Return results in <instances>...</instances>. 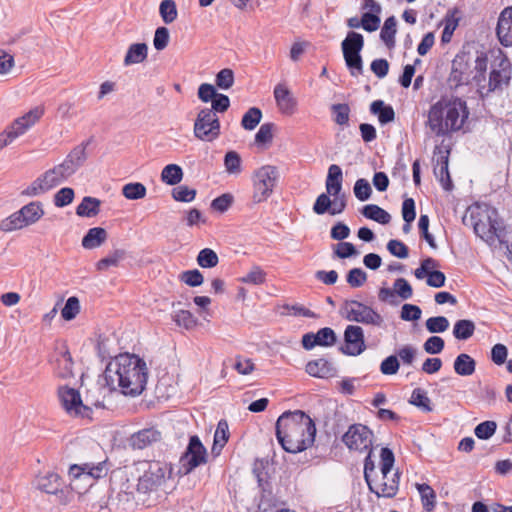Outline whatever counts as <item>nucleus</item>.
<instances>
[{
  "label": "nucleus",
  "instance_id": "2",
  "mask_svg": "<svg viewBox=\"0 0 512 512\" xmlns=\"http://www.w3.org/2000/svg\"><path fill=\"white\" fill-rule=\"evenodd\" d=\"M276 438L288 453H300L314 444L316 426L302 410L282 413L275 426Z\"/></svg>",
  "mask_w": 512,
  "mask_h": 512
},
{
  "label": "nucleus",
  "instance_id": "7",
  "mask_svg": "<svg viewBox=\"0 0 512 512\" xmlns=\"http://www.w3.org/2000/svg\"><path fill=\"white\" fill-rule=\"evenodd\" d=\"M43 114L44 109L37 106L22 117L14 120L10 126L0 133V150L11 144L19 136L23 135L42 117Z\"/></svg>",
  "mask_w": 512,
  "mask_h": 512
},
{
  "label": "nucleus",
  "instance_id": "23",
  "mask_svg": "<svg viewBox=\"0 0 512 512\" xmlns=\"http://www.w3.org/2000/svg\"><path fill=\"white\" fill-rule=\"evenodd\" d=\"M306 372L313 377L330 378L336 375L337 369L332 362L319 358L307 363Z\"/></svg>",
  "mask_w": 512,
  "mask_h": 512
},
{
  "label": "nucleus",
  "instance_id": "49",
  "mask_svg": "<svg viewBox=\"0 0 512 512\" xmlns=\"http://www.w3.org/2000/svg\"><path fill=\"white\" fill-rule=\"evenodd\" d=\"M218 262L217 253L210 248L202 249L197 256V263L202 268H213L217 266Z\"/></svg>",
  "mask_w": 512,
  "mask_h": 512
},
{
  "label": "nucleus",
  "instance_id": "44",
  "mask_svg": "<svg viewBox=\"0 0 512 512\" xmlns=\"http://www.w3.org/2000/svg\"><path fill=\"white\" fill-rule=\"evenodd\" d=\"M510 76L501 70L493 69L489 74L488 88L486 95L490 92H494L497 89H502L503 84H508Z\"/></svg>",
  "mask_w": 512,
  "mask_h": 512
},
{
  "label": "nucleus",
  "instance_id": "13",
  "mask_svg": "<svg viewBox=\"0 0 512 512\" xmlns=\"http://www.w3.org/2000/svg\"><path fill=\"white\" fill-rule=\"evenodd\" d=\"M449 81L456 87L461 85H468L473 81L470 54L459 53L455 56L452 61Z\"/></svg>",
  "mask_w": 512,
  "mask_h": 512
},
{
  "label": "nucleus",
  "instance_id": "56",
  "mask_svg": "<svg viewBox=\"0 0 512 512\" xmlns=\"http://www.w3.org/2000/svg\"><path fill=\"white\" fill-rule=\"evenodd\" d=\"M331 111L334 115V121L338 125H347L349 121L350 108L348 104L339 103L331 106Z\"/></svg>",
  "mask_w": 512,
  "mask_h": 512
},
{
  "label": "nucleus",
  "instance_id": "15",
  "mask_svg": "<svg viewBox=\"0 0 512 512\" xmlns=\"http://www.w3.org/2000/svg\"><path fill=\"white\" fill-rule=\"evenodd\" d=\"M345 345L340 351L348 356H358L366 349L364 331L357 325H348L344 331Z\"/></svg>",
  "mask_w": 512,
  "mask_h": 512
},
{
  "label": "nucleus",
  "instance_id": "34",
  "mask_svg": "<svg viewBox=\"0 0 512 512\" xmlns=\"http://www.w3.org/2000/svg\"><path fill=\"white\" fill-rule=\"evenodd\" d=\"M453 368L460 376H470L476 370V361L469 354L461 353L455 358Z\"/></svg>",
  "mask_w": 512,
  "mask_h": 512
},
{
  "label": "nucleus",
  "instance_id": "59",
  "mask_svg": "<svg viewBox=\"0 0 512 512\" xmlns=\"http://www.w3.org/2000/svg\"><path fill=\"white\" fill-rule=\"evenodd\" d=\"M80 311V303L77 297H69L62 308L61 315L66 321L73 320Z\"/></svg>",
  "mask_w": 512,
  "mask_h": 512
},
{
  "label": "nucleus",
  "instance_id": "52",
  "mask_svg": "<svg viewBox=\"0 0 512 512\" xmlns=\"http://www.w3.org/2000/svg\"><path fill=\"white\" fill-rule=\"evenodd\" d=\"M125 251L124 250H115L113 253L109 254L105 258L99 260L96 264L97 269L99 271H104L111 266H117L121 260L124 259Z\"/></svg>",
  "mask_w": 512,
  "mask_h": 512
},
{
  "label": "nucleus",
  "instance_id": "11",
  "mask_svg": "<svg viewBox=\"0 0 512 512\" xmlns=\"http://www.w3.org/2000/svg\"><path fill=\"white\" fill-rule=\"evenodd\" d=\"M442 108L445 109L444 116L448 133L460 130L469 115L466 102L460 98H454L442 101Z\"/></svg>",
  "mask_w": 512,
  "mask_h": 512
},
{
  "label": "nucleus",
  "instance_id": "24",
  "mask_svg": "<svg viewBox=\"0 0 512 512\" xmlns=\"http://www.w3.org/2000/svg\"><path fill=\"white\" fill-rule=\"evenodd\" d=\"M448 160L449 151H446L445 153L439 151V156H437L436 165L434 167V175L446 191H450L453 187L448 170Z\"/></svg>",
  "mask_w": 512,
  "mask_h": 512
},
{
  "label": "nucleus",
  "instance_id": "4",
  "mask_svg": "<svg viewBox=\"0 0 512 512\" xmlns=\"http://www.w3.org/2000/svg\"><path fill=\"white\" fill-rule=\"evenodd\" d=\"M364 47V37L362 34L350 31L341 43V49L345 64L350 74L357 77L363 74V59L361 51Z\"/></svg>",
  "mask_w": 512,
  "mask_h": 512
},
{
  "label": "nucleus",
  "instance_id": "45",
  "mask_svg": "<svg viewBox=\"0 0 512 512\" xmlns=\"http://www.w3.org/2000/svg\"><path fill=\"white\" fill-rule=\"evenodd\" d=\"M122 194L129 200H138L146 196V187L139 182L128 183L123 186Z\"/></svg>",
  "mask_w": 512,
  "mask_h": 512
},
{
  "label": "nucleus",
  "instance_id": "36",
  "mask_svg": "<svg viewBox=\"0 0 512 512\" xmlns=\"http://www.w3.org/2000/svg\"><path fill=\"white\" fill-rule=\"evenodd\" d=\"M473 63V81L479 87V91L483 93L482 90L485 89V85H482V82L485 81V72L487 70L488 57L485 53H480L476 56Z\"/></svg>",
  "mask_w": 512,
  "mask_h": 512
},
{
  "label": "nucleus",
  "instance_id": "9",
  "mask_svg": "<svg viewBox=\"0 0 512 512\" xmlns=\"http://www.w3.org/2000/svg\"><path fill=\"white\" fill-rule=\"evenodd\" d=\"M207 461V450L197 435L189 439L185 452L179 460V473L187 475Z\"/></svg>",
  "mask_w": 512,
  "mask_h": 512
},
{
  "label": "nucleus",
  "instance_id": "43",
  "mask_svg": "<svg viewBox=\"0 0 512 512\" xmlns=\"http://www.w3.org/2000/svg\"><path fill=\"white\" fill-rule=\"evenodd\" d=\"M27 226L28 225L22 218L19 210L2 220L0 223V229L4 232H12Z\"/></svg>",
  "mask_w": 512,
  "mask_h": 512
},
{
  "label": "nucleus",
  "instance_id": "8",
  "mask_svg": "<svg viewBox=\"0 0 512 512\" xmlns=\"http://www.w3.org/2000/svg\"><path fill=\"white\" fill-rule=\"evenodd\" d=\"M194 136L201 140L212 142L220 135V121L215 112L209 108L199 111L194 123Z\"/></svg>",
  "mask_w": 512,
  "mask_h": 512
},
{
  "label": "nucleus",
  "instance_id": "5",
  "mask_svg": "<svg viewBox=\"0 0 512 512\" xmlns=\"http://www.w3.org/2000/svg\"><path fill=\"white\" fill-rule=\"evenodd\" d=\"M278 177V168L273 165H264L254 172L253 201L255 203H261L270 197L276 186Z\"/></svg>",
  "mask_w": 512,
  "mask_h": 512
},
{
  "label": "nucleus",
  "instance_id": "40",
  "mask_svg": "<svg viewBox=\"0 0 512 512\" xmlns=\"http://www.w3.org/2000/svg\"><path fill=\"white\" fill-rule=\"evenodd\" d=\"M416 488L420 494L423 508L426 511L433 510L436 505L435 491L426 483H422V484L416 483Z\"/></svg>",
  "mask_w": 512,
  "mask_h": 512
},
{
  "label": "nucleus",
  "instance_id": "12",
  "mask_svg": "<svg viewBox=\"0 0 512 512\" xmlns=\"http://www.w3.org/2000/svg\"><path fill=\"white\" fill-rule=\"evenodd\" d=\"M65 180L66 179L60 175L57 168L54 167L47 170L45 173L35 179L27 188L21 192V195L27 197L40 196L58 186Z\"/></svg>",
  "mask_w": 512,
  "mask_h": 512
},
{
  "label": "nucleus",
  "instance_id": "25",
  "mask_svg": "<svg viewBox=\"0 0 512 512\" xmlns=\"http://www.w3.org/2000/svg\"><path fill=\"white\" fill-rule=\"evenodd\" d=\"M161 437V433L154 428L142 429L133 435L129 439L130 446L133 449L142 450L154 442H157Z\"/></svg>",
  "mask_w": 512,
  "mask_h": 512
},
{
  "label": "nucleus",
  "instance_id": "53",
  "mask_svg": "<svg viewBox=\"0 0 512 512\" xmlns=\"http://www.w3.org/2000/svg\"><path fill=\"white\" fill-rule=\"evenodd\" d=\"M496 429V422L487 420L478 424L474 429V433L478 439L487 440L495 434Z\"/></svg>",
  "mask_w": 512,
  "mask_h": 512
},
{
  "label": "nucleus",
  "instance_id": "30",
  "mask_svg": "<svg viewBox=\"0 0 512 512\" xmlns=\"http://www.w3.org/2000/svg\"><path fill=\"white\" fill-rule=\"evenodd\" d=\"M108 234L102 227L90 228L82 238V246L85 249H95L100 247L106 240Z\"/></svg>",
  "mask_w": 512,
  "mask_h": 512
},
{
  "label": "nucleus",
  "instance_id": "16",
  "mask_svg": "<svg viewBox=\"0 0 512 512\" xmlns=\"http://www.w3.org/2000/svg\"><path fill=\"white\" fill-rule=\"evenodd\" d=\"M89 143L90 141H87L76 146L61 164L55 166L62 177L69 178L84 164L87 159L86 148Z\"/></svg>",
  "mask_w": 512,
  "mask_h": 512
},
{
  "label": "nucleus",
  "instance_id": "28",
  "mask_svg": "<svg viewBox=\"0 0 512 512\" xmlns=\"http://www.w3.org/2000/svg\"><path fill=\"white\" fill-rule=\"evenodd\" d=\"M105 463H98L97 465L85 463L83 465H72L69 469V474L74 477H79L83 474H87L94 479L100 478L106 474Z\"/></svg>",
  "mask_w": 512,
  "mask_h": 512
},
{
  "label": "nucleus",
  "instance_id": "29",
  "mask_svg": "<svg viewBox=\"0 0 512 512\" xmlns=\"http://www.w3.org/2000/svg\"><path fill=\"white\" fill-rule=\"evenodd\" d=\"M370 112L378 117L381 125L393 122L395 111L391 105L385 104L383 100H375L370 104Z\"/></svg>",
  "mask_w": 512,
  "mask_h": 512
},
{
  "label": "nucleus",
  "instance_id": "22",
  "mask_svg": "<svg viewBox=\"0 0 512 512\" xmlns=\"http://www.w3.org/2000/svg\"><path fill=\"white\" fill-rule=\"evenodd\" d=\"M274 98L283 114L291 115L295 111L296 99L284 84H277L274 88Z\"/></svg>",
  "mask_w": 512,
  "mask_h": 512
},
{
  "label": "nucleus",
  "instance_id": "19",
  "mask_svg": "<svg viewBox=\"0 0 512 512\" xmlns=\"http://www.w3.org/2000/svg\"><path fill=\"white\" fill-rule=\"evenodd\" d=\"M165 472L159 463L149 466V469L139 478L137 491L141 493H149L157 490L164 482Z\"/></svg>",
  "mask_w": 512,
  "mask_h": 512
},
{
  "label": "nucleus",
  "instance_id": "63",
  "mask_svg": "<svg viewBox=\"0 0 512 512\" xmlns=\"http://www.w3.org/2000/svg\"><path fill=\"white\" fill-rule=\"evenodd\" d=\"M346 280L351 287L358 288L366 282L367 274L361 268H353L348 272Z\"/></svg>",
  "mask_w": 512,
  "mask_h": 512
},
{
  "label": "nucleus",
  "instance_id": "51",
  "mask_svg": "<svg viewBox=\"0 0 512 512\" xmlns=\"http://www.w3.org/2000/svg\"><path fill=\"white\" fill-rule=\"evenodd\" d=\"M239 280L245 284L260 285L266 281V272L260 266L255 265Z\"/></svg>",
  "mask_w": 512,
  "mask_h": 512
},
{
  "label": "nucleus",
  "instance_id": "1",
  "mask_svg": "<svg viewBox=\"0 0 512 512\" xmlns=\"http://www.w3.org/2000/svg\"><path fill=\"white\" fill-rule=\"evenodd\" d=\"M148 369L146 362L134 354H120L110 361L104 371L106 385L120 388L124 395H140L146 387Z\"/></svg>",
  "mask_w": 512,
  "mask_h": 512
},
{
  "label": "nucleus",
  "instance_id": "20",
  "mask_svg": "<svg viewBox=\"0 0 512 512\" xmlns=\"http://www.w3.org/2000/svg\"><path fill=\"white\" fill-rule=\"evenodd\" d=\"M496 34L505 47L512 46V6L505 8L498 18Z\"/></svg>",
  "mask_w": 512,
  "mask_h": 512
},
{
  "label": "nucleus",
  "instance_id": "61",
  "mask_svg": "<svg viewBox=\"0 0 512 512\" xmlns=\"http://www.w3.org/2000/svg\"><path fill=\"white\" fill-rule=\"evenodd\" d=\"M169 40H170V33H169L168 28L161 26L155 30L154 38H153V45L157 51L164 50L168 46Z\"/></svg>",
  "mask_w": 512,
  "mask_h": 512
},
{
  "label": "nucleus",
  "instance_id": "27",
  "mask_svg": "<svg viewBox=\"0 0 512 512\" xmlns=\"http://www.w3.org/2000/svg\"><path fill=\"white\" fill-rule=\"evenodd\" d=\"M148 56V46L146 43H133L128 47L124 57L123 64L130 66L144 62Z\"/></svg>",
  "mask_w": 512,
  "mask_h": 512
},
{
  "label": "nucleus",
  "instance_id": "31",
  "mask_svg": "<svg viewBox=\"0 0 512 512\" xmlns=\"http://www.w3.org/2000/svg\"><path fill=\"white\" fill-rule=\"evenodd\" d=\"M101 200L91 196H85L76 207V214L79 217L92 218L100 213Z\"/></svg>",
  "mask_w": 512,
  "mask_h": 512
},
{
  "label": "nucleus",
  "instance_id": "42",
  "mask_svg": "<svg viewBox=\"0 0 512 512\" xmlns=\"http://www.w3.org/2000/svg\"><path fill=\"white\" fill-rule=\"evenodd\" d=\"M409 402L421 409L423 412H431L433 410L431 400L427 396V392L421 388L413 390Z\"/></svg>",
  "mask_w": 512,
  "mask_h": 512
},
{
  "label": "nucleus",
  "instance_id": "57",
  "mask_svg": "<svg viewBox=\"0 0 512 512\" xmlns=\"http://www.w3.org/2000/svg\"><path fill=\"white\" fill-rule=\"evenodd\" d=\"M216 86L223 90L230 89L234 84V72L230 68H224L216 74Z\"/></svg>",
  "mask_w": 512,
  "mask_h": 512
},
{
  "label": "nucleus",
  "instance_id": "55",
  "mask_svg": "<svg viewBox=\"0 0 512 512\" xmlns=\"http://www.w3.org/2000/svg\"><path fill=\"white\" fill-rule=\"evenodd\" d=\"M353 192L359 201L364 202L371 197L372 188L366 179L360 178L355 182Z\"/></svg>",
  "mask_w": 512,
  "mask_h": 512
},
{
  "label": "nucleus",
  "instance_id": "33",
  "mask_svg": "<svg viewBox=\"0 0 512 512\" xmlns=\"http://www.w3.org/2000/svg\"><path fill=\"white\" fill-rule=\"evenodd\" d=\"M37 487L47 494H57L62 488V481L58 474L48 473L37 479Z\"/></svg>",
  "mask_w": 512,
  "mask_h": 512
},
{
  "label": "nucleus",
  "instance_id": "47",
  "mask_svg": "<svg viewBox=\"0 0 512 512\" xmlns=\"http://www.w3.org/2000/svg\"><path fill=\"white\" fill-rule=\"evenodd\" d=\"M172 319L178 326L184 327L185 329H191L197 324V319L188 310L174 311Z\"/></svg>",
  "mask_w": 512,
  "mask_h": 512
},
{
  "label": "nucleus",
  "instance_id": "60",
  "mask_svg": "<svg viewBox=\"0 0 512 512\" xmlns=\"http://www.w3.org/2000/svg\"><path fill=\"white\" fill-rule=\"evenodd\" d=\"M224 165L228 173L239 174L241 172V157L235 151H229L224 157Z\"/></svg>",
  "mask_w": 512,
  "mask_h": 512
},
{
  "label": "nucleus",
  "instance_id": "41",
  "mask_svg": "<svg viewBox=\"0 0 512 512\" xmlns=\"http://www.w3.org/2000/svg\"><path fill=\"white\" fill-rule=\"evenodd\" d=\"M182 178V168L177 164H169L161 172V180L171 186L178 184Z\"/></svg>",
  "mask_w": 512,
  "mask_h": 512
},
{
  "label": "nucleus",
  "instance_id": "32",
  "mask_svg": "<svg viewBox=\"0 0 512 512\" xmlns=\"http://www.w3.org/2000/svg\"><path fill=\"white\" fill-rule=\"evenodd\" d=\"M19 212L28 226L35 224L44 215L43 205L39 201H33L24 205Z\"/></svg>",
  "mask_w": 512,
  "mask_h": 512
},
{
  "label": "nucleus",
  "instance_id": "54",
  "mask_svg": "<svg viewBox=\"0 0 512 512\" xmlns=\"http://www.w3.org/2000/svg\"><path fill=\"white\" fill-rule=\"evenodd\" d=\"M425 326L430 333H443L449 328V321L444 316H434L426 320Z\"/></svg>",
  "mask_w": 512,
  "mask_h": 512
},
{
  "label": "nucleus",
  "instance_id": "64",
  "mask_svg": "<svg viewBox=\"0 0 512 512\" xmlns=\"http://www.w3.org/2000/svg\"><path fill=\"white\" fill-rule=\"evenodd\" d=\"M381 19L378 13H363L361 17V27L367 32H374L379 28Z\"/></svg>",
  "mask_w": 512,
  "mask_h": 512
},
{
  "label": "nucleus",
  "instance_id": "37",
  "mask_svg": "<svg viewBox=\"0 0 512 512\" xmlns=\"http://www.w3.org/2000/svg\"><path fill=\"white\" fill-rule=\"evenodd\" d=\"M397 20L394 16L388 17L381 29L380 38L387 48L391 49L395 46V35L397 32Z\"/></svg>",
  "mask_w": 512,
  "mask_h": 512
},
{
  "label": "nucleus",
  "instance_id": "58",
  "mask_svg": "<svg viewBox=\"0 0 512 512\" xmlns=\"http://www.w3.org/2000/svg\"><path fill=\"white\" fill-rule=\"evenodd\" d=\"M395 295L399 296L402 300H408L413 295V289L410 283L405 278H397L393 284Z\"/></svg>",
  "mask_w": 512,
  "mask_h": 512
},
{
  "label": "nucleus",
  "instance_id": "18",
  "mask_svg": "<svg viewBox=\"0 0 512 512\" xmlns=\"http://www.w3.org/2000/svg\"><path fill=\"white\" fill-rule=\"evenodd\" d=\"M50 363L58 377L63 379L73 377V360L65 345L55 348L50 357Z\"/></svg>",
  "mask_w": 512,
  "mask_h": 512
},
{
  "label": "nucleus",
  "instance_id": "46",
  "mask_svg": "<svg viewBox=\"0 0 512 512\" xmlns=\"http://www.w3.org/2000/svg\"><path fill=\"white\" fill-rule=\"evenodd\" d=\"M262 112L257 107H251L242 117L241 125L246 130H253L260 123Z\"/></svg>",
  "mask_w": 512,
  "mask_h": 512
},
{
  "label": "nucleus",
  "instance_id": "21",
  "mask_svg": "<svg viewBox=\"0 0 512 512\" xmlns=\"http://www.w3.org/2000/svg\"><path fill=\"white\" fill-rule=\"evenodd\" d=\"M444 113L445 109L442 108V101L432 105L428 113L427 125L437 136L448 134Z\"/></svg>",
  "mask_w": 512,
  "mask_h": 512
},
{
  "label": "nucleus",
  "instance_id": "48",
  "mask_svg": "<svg viewBox=\"0 0 512 512\" xmlns=\"http://www.w3.org/2000/svg\"><path fill=\"white\" fill-rule=\"evenodd\" d=\"M159 12L162 20L166 24H170L177 18V7L174 0H163L160 3Z\"/></svg>",
  "mask_w": 512,
  "mask_h": 512
},
{
  "label": "nucleus",
  "instance_id": "26",
  "mask_svg": "<svg viewBox=\"0 0 512 512\" xmlns=\"http://www.w3.org/2000/svg\"><path fill=\"white\" fill-rule=\"evenodd\" d=\"M343 172L339 165L332 164L328 168V173L325 181L327 194L337 195L342 193Z\"/></svg>",
  "mask_w": 512,
  "mask_h": 512
},
{
  "label": "nucleus",
  "instance_id": "10",
  "mask_svg": "<svg viewBox=\"0 0 512 512\" xmlns=\"http://www.w3.org/2000/svg\"><path fill=\"white\" fill-rule=\"evenodd\" d=\"M374 439L373 431L366 425L355 423L348 427V430L342 435L341 440L350 450L365 452L372 448Z\"/></svg>",
  "mask_w": 512,
  "mask_h": 512
},
{
  "label": "nucleus",
  "instance_id": "17",
  "mask_svg": "<svg viewBox=\"0 0 512 512\" xmlns=\"http://www.w3.org/2000/svg\"><path fill=\"white\" fill-rule=\"evenodd\" d=\"M496 211H492L491 215H487L486 219H479L473 223V229L475 234L484 240L489 245H492L495 240H498V232H501L503 226L496 218Z\"/></svg>",
  "mask_w": 512,
  "mask_h": 512
},
{
  "label": "nucleus",
  "instance_id": "50",
  "mask_svg": "<svg viewBox=\"0 0 512 512\" xmlns=\"http://www.w3.org/2000/svg\"><path fill=\"white\" fill-rule=\"evenodd\" d=\"M317 346L330 347L333 346L337 341L336 333L329 327L319 329L315 333Z\"/></svg>",
  "mask_w": 512,
  "mask_h": 512
},
{
  "label": "nucleus",
  "instance_id": "38",
  "mask_svg": "<svg viewBox=\"0 0 512 512\" xmlns=\"http://www.w3.org/2000/svg\"><path fill=\"white\" fill-rule=\"evenodd\" d=\"M229 439V429L226 420L222 419L218 422L217 428L214 434V443L212 446L213 453H220L222 448L225 446Z\"/></svg>",
  "mask_w": 512,
  "mask_h": 512
},
{
  "label": "nucleus",
  "instance_id": "62",
  "mask_svg": "<svg viewBox=\"0 0 512 512\" xmlns=\"http://www.w3.org/2000/svg\"><path fill=\"white\" fill-rule=\"evenodd\" d=\"M75 193L74 190L70 187L61 188L54 195V205L56 207H65L72 203L74 199Z\"/></svg>",
  "mask_w": 512,
  "mask_h": 512
},
{
  "label": "nucleus",
  "instance_id": "35",
  "mask_svg": "<svg viewBox=\"0 0 512 512\" xmlns=\"http://www.w3.org/2000/svg\"><path fill=\"white\" fill-rule=\"evenodd\" d=\"M362 215L379 224L386 225L391 221V215L376 204H367L361 209Z\"/></svg>",
  "mask_w": 512,
  "mask_h": 512
},
{
  "label": "nucleus",
  "instance_id": "3",
  "mask_svg": "<svg viewBox=\"0 0 512 512\" xmlns=\"http://www.w3.org/2000/svg\"><path fill=\"white\" fill-rule=\"evenodd\" d=\"M380 458V473L375 474L366 483L369 490L378 498H393L398 493L400 482V472L397 470L392 473L395 462L394 453L390 448L384 447L381 449Z\"/></svg>",
  "mask_w": 512,
  "mask_h": 512
},
{
  "label": "nucleus",
  "instance_id": "6",
  "mask_svg": "<svg viewBox=\"0 0 512 512\" xmlns=\"http://www.w3.org/2000/svg\"><path fill=\"white\" fill-rule=\"evenodd\" d=\"M341 315L348 321L380 327L383 317L370 306L357 300H345L341 307Z\"/></svg>",
  "mask_w": 512,
  "mask_h": 512
},
{
  "label": "nucleus",
  "instance_id": "39",
  "mask_svg": "<svg viewBox=\"0 0 512 512\" xmlns=\"http://www.w3.org/2000/svg\"><path fill=\"white\" fill-rule=\"evenodd\" d=\"M475 323L468 319L456 321L453 327V336L458 340H467L473 336L475 332Z\"/></svg>",
  "mask_w": 512,
  "mask_h": 512
},
{
  "label": "nucleus",
  "instance_id": "14",
  "mask_svg": "<svg viewBox=\"0 0 512 512\" xmlns=\"http://www.w3.org/2000/svg\"><path fill=\"white\" fill-rule=\"evenodd\" d=\"M58 397L63 408L69 413L74 415H80L82 417L87 416L91 409L84 405L78 390L67 386L59 387Z\"/></svg>",
  "mask_w": 512,
  "mask_h": 512
}]
</instances>
